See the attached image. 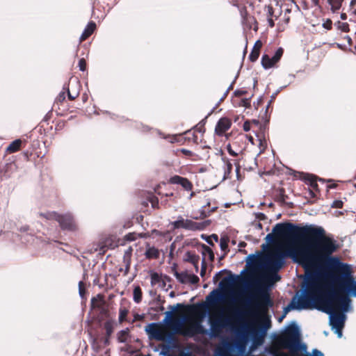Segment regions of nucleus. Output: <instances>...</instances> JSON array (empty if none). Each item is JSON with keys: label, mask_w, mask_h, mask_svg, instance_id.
<instances>
[{"label": "nucleus", "mask_w": 356, "mask_h": 356, "mask_svg": "<svg viewBox=\"0 0 356 356\" xmlns=\"http://www.w3.org/2000/svg\"><path fill=\"white\" fill-rule=\"evenodd\" d=\"M337 29L342 31L343 32L349 31V24L347 22H338L336 24Z\"/></svg>", "instance_id": "nucleus-39"}, {"label": "nucleus", "mask_w": 356, "mask_h": 356, "mask_svg": "<svg viewBox=\"0 0 356 356\" xmlns=\"http://www.w3.org/2000/svg\"><path fill=\"white\" fill-rule=\"evenodd\" d=\"M79 292L81 297H83L86 293L85 284L82 281H80L79 283Z\"/></svg>", "instance_id": "nucleus-46"}, {"label": "nucleus", "mask_w": 356, "mask_h": 356, "mask_svg": "<svg viewBox=\"0 0 356 356\" xmlns=\"http://www.w3.org/2000/svg\"><path fill=\"white\" fill-rule=\"evenodd\" d=\"M209 323L211 326V335L213 337H218L224 328L232 325L231 319L223 315L216 317L211 316Z\"/></svg>", "instance_id": "nucleus-7"}, {"label": "nucleus", "mask_w": 356, "mask_h": 356, "mask_svg": "<svg viewBox=\"0 0 356 356\" xmlns=\"http://www.w3.org/2000/svg\"><path fill=\"white\" fill-rule=\"evenodd\" d=\"M241 15L243 22H250V20L254 21V18L253 17L248 15V11L245 8H243L241 10Z\"/></svg>", "instance_id": "nucleus-36"}, {"label": "nucleus", "mask_w": 356, "mask_h": 356, "mask_svg": "<svg viewBox=\"0 0 356 356\" xmlns=\"http://www.w3.org/2000/svg\"><path fill=\"white\" fill-rule=\"evenodd\" d=\"M236 338L234 343L226 342L223 343L220 352L223 355H227L232 350L233 346L238 349H243L250 336L254 343L261 344L263 341V337L265 333L260 332L258 326L252 323H241L238 327L235 328Z\"/></svg>", "instance_id": "nucleus-3"}, {"label": "nucleus", "mask_w": 356, "mask_h": 356, "mask_svg": "<svg viewBox=\"0 0 356 356\" xmlns=\"http://www.w3.org/2000/svg\"><path fill=\"white\" fill-rule=\"evenodd\" d=\"M234 165H236V172L237 175H238L240 172V170H241V167L239 165V163L237 161H235Z\"/></svg>", "instance_id": "nucleus-63"}, {"label": "nucleus", "mask_w": 356, "mask_h": 356, "mask_svg": "<svg viewBox=\"0 0 356 356\" xmlns=\"http://www.w3.org/2000/svg\"><path fill=\"white\" fill-rule=\"evenodd\" d=\"M182 334L188 337H193L195 334H204L207 330L199 321L191 322L189 326L185 328L181 332Z\"/></svg>", "instance_id": "nucleus-11"}, {"label": "nucleus", "mask_w": 356, "mask_h": 356, "mask_svg": "<svg viewBox=\"0 0 356 356\" xmlns=\"http://www.w3.org/2000/svg\"><path fill=\"white\" fill-rule=\"evenodd\" d=\"M145 331L151 339L162 341L165 336L164 328L160 324L156 323L148 324L145 327Z\"/></svg>", "instance_id": "nucleus-9"}, {"label": "nucleus", "mask_w": 356, "mask_h": 356, "mask_svg": "<svg viewBox=\"0 0 356 356\" xmlns=\"http://www.w3.org/2000/svg\"><path fill=\"white\" fill-rule=\"evenodd\" d=\"M129 330L127 328L118 333V340L120 343H125L127 341Z\"/></svg>", "instance_id": "nucleus-30"}, {"label": "nucleus", "mask_w": 356, "mask_h": 356, "mask_svg": "<svg viewBox=\"0 0 356 356\" xmlns=\"http://www.w3.org/2000/svg\"><path fill=\"white\" fill-rule=\"evenodd\" d=\"M305 237L312 243L292 255L307 273L314 275L318 270L327 268L329 290L323 291V286L314 277L305 281V288L294 308L298 309H317L330 313L327 306L331 302H337L343 311H346L350 299L349 295L356 297V281L350 265L341 262L337 257H332L340 245L333 237H325L321 232L305 233Z\"/></svg>", "instance_id": "nucleus-1"}, {"label": "nucleus", "mask_w": 356, "mask_h": 356, "mask_svg": "<svg viewBox=\"0 0 356 356\" xmlns=\"http://www.w3.org/2000/svg\"><path fill=\"white\" fill-rule=\"evenodd\" d=\"M243 130H244L245 131H250V122H248V121H245V122H244V124H243Z\"/></svg>", "instance_id": "nucleus-59"}, {"label": "nucleus", "mask_w": 356, "mask_h": 356, "mask_svg": "<svg viewBox=\"0 0 356 356\" xmlns=\"http://www.w3.org/2000/svg\"><path fill=\"white\" fill-rule=\"evenodd\" d=\"M74 86H75V88H76V91H74V92H72L69 87H65L64 86L63 87V90H66L67 92V96H68V99L70 100H74L79 95V88H80V85L78 81H76L74 83Z\"/></svg>", "instance_id": "nucleus-21"}, {"label": "nucleus", "mask_w": 356, "mask_h": 356, "mask_svg": "<svg viewBox=\"0 0 356 356\" xmlns=\"http://www.w3.org/2000/svg\"><path fill=\"white\" fill-rule=\"evenodd\" d=\"M297 305H295L294 303H291L289 304V305H287L285 308H284V314L280 318V321H281L282 320V318L285 316V314H287L291 309H295L293 307H296ZM297 309H298V308H296Z\"/></svg>", "instance_id": "nucleus-52"}, {"label": "nucleus", "mask_w": 356, "mask_h": 356, "mask_svg": "<svg viewBox=\"0 0 356 356\" xmlns=\"http://www.w3.org/2000/svg\"><path fill=\"white\" fill-rule=\"evenodd\" d=\"M39 216L47 220H54L57 221V218L59 216V213L56 211H48L46 213H40Z\"/></svg>", "instance_id": "nucleus-27"}, {"label": "nucleus", "mask_w": 356, "mask_h": 356, "mask_svg": "<svg viewBox=\"0 0 356 356\" xmlns=\"http://www.w3.org/2000/svg\"><path fill=\"white\" fill-rule=\"evenodd\" d=\"M262 45L263 44L260 40H258L255 42L253 48L249 55V60L251 62H255L258 59Z\"/></svg>", "instance_id": "nucleus-17"}, {"label": "nucleus", "mask_w": 356, "mask_h": 356, "mask_svg": "<svg viewBox=\"0 0 356 356\" xmlns=\"http://www.w3.org/2000/svg\"><path fill=\"white\" fill-rule=\"evenodd\" d=\"M274 340L279 346L288 349L291 356H302L307 353V346L301 343L299 329L294 322Z\"/></svg>", "instance_id": "nucleus-4"}, {"label": "nucleus", "mask_w": 356, "mask_h": 356, "mask_svg": "<svg viewBox=\"0 0 356 356\" xmlns=\"http://www.w3.org/2000/svg\"><path fill=\"white\" fill-rule=\"evenodd\" d=\"M154 310L157 312H163L164 310V307L163 305H159L158 307L154 308Z\"/></svg>", "instance_id": "nucleus-64"}, {"label": "nucleus", "mask_w": 356, "mask_h": 356, "mask_svg": "<svg viewBox=\"0 0 356 356\" xmlns=\"http://www.w3.org/2000/svg\"><path fill=\"white\" fill-rule=\"evenodd\" d=\"M144 319L143 314H138L137 313L134 314V318L131 321H129V323H134L136 321H141Z\"/></svg>", "instance_id": "nucleus-45"}, {"label": "nucleus", "mask_w": 356, "mask_h": 356, "mask_svg": "<svg viewBox=\"0 0 356 356\" xmlns=\"http://www.w3.org/2000/svg\"><path fill=\"white\" fill-rule=\"evenodd\" d=\"M277 200L281 203H286V199H288V195L285 193V189L284 188H280L278 190V194H277Z\"/></svg>", "instance_id": "nucleus-34"}, {"label": "nucleus", "mask_w": 356, "mask_h": 356, "mask_svg": "<svg viewBox=\"0 0 356 356\" xmlns=\"http://www.w3.org/2000/svg\"><path fill=\"white\" fill-rule=\"evenodd\" d=\"M199 280L200 279L197 275L190 274L189 278L188 279V283L195 284H197L199 282Z\"/></svg>", "instance_id": "nucleus-49"}, {"label": "nucleus", "mask_w": 356, "mask_h": 356, "mask_svg": "<svg viewBox=\"0 0 356 356\" xmlns=\"http://www.w3.org/2000/svg\"><path fill=\"white\" fill-rule=\"evenodd\" d=\"M222 273V271L219 272V273H218L217 274L215 275V276L213 277V281L215 282H217L220 278Z\"/></svg>", "instance_id": "nucleus-62"}, {"label": "nucleus", "mask_w": 356, "mask_h": 356, "mask_svg": "<svg viewBox=\"0 0 356 356\" xmlns=\"http://www.w3.org/2000/svg\"><path fill=\"white\" fill-rule=\"evenodd\" d=\"M343 202L340 200H334L331 207L335 209H341L343 207Z\"/></svg>", "instance_id": "nucleus-51"}, {"label": "nucleus", "mask_w": 356, "mask_h": 356, "mask_svg": "<svg viewBox=\"0 0 356 356\" xmlns=\"http://www.w3.org/2000/svg\"><path fill=\"white\" fill-rule=\"evenodd\" d=\"M199 260V256L195 254V253L190 251H188L186 253L185 261L192 264L193 265H194L195 268H197Z\"/></svg>", "instance_id": "nucleus-19"}, {"label": "nucleus", "mask_w": 356, "mask_h": 356, "mask_svg": "<svg viewBox=\"0 0 356 356\" xmlns=\"http://www.w3.org/2000/svg\"><path fill=\"white\" fill-rule=\"evenodd\" d=\"M129 269H130V263L129 262H127V264H126V266L124 268V275H127L129 272Z\"/></svg>", "instance_id": "nucleus-61"}, {"label": "nucleus", "mask_w": 356, "mask_h": 356, "mask_svg": "<svg viewBox=\"0 0 356 356\" xmlns=\"http://www.w3.org/2000/svg\"><path fill=\"white\" fill-rule=\"evenodd\" d=\"M232 125V121L228 118H221L217 122L215 132L218 136H222Z\"/></svg>", "instance_id": "nucleus-13"}, {"label": "nucleus", "mask_w": 356, "mask_h": 356, "mask_svg": "<svg viewBox=\"0 0 356 356\" xmlns=\"http://www.w3.org/2000/svg\"><path fill=\"white\" fill-rule=\"evenodd\" d=\"M309 232H321L325 237H332L327 235L325 230L322 227L305 226L298 227L291 222L278 223L273 229V233L266 236V239L270 242H274L277 239L296 238L300 241V245L297 247L288 248L286 251L277 250L273 252L268 259L266 263V271L278 272L284 264V257H291L294 261L296 259L292 255L296 254L298 250L312 245V243L309 239L305 236V233Z\"/></svg>", "instance_id": "nucleus-2"}, {"label": "nucleus", "mask_w": 356, "mask_h": 356, "mask_svg": "<svg viewBox=\"0 0 356 356\" xmlns=\"http://www.w3.org/2000/svg\"><path fill=\"white\" fill-rule=\"evenodd\" d=\"M304 355H306V356H324L323 353L317 349L313 350L312 355H311L309 353H307V354L305 353Z\"/></svg>", "instance_id": "nucleus-54"}, {"label": "nucleus", "mask_w": 356, "mask_h": 356, "mask_svg": "<svg viewBox=\"0 0 356 356\" xmlns=\"http://www.w3.org/2000/svg\"><path fill=\"white\" fill-rule=\"evenodd\" d=\"M261 261V258L259 255L250 254L247 259V264L251 267L257 266Z\"/></svg>", "instance_id": "nucleus-23"}, {"label": "nucleus", "mask_w": 356, "mask_h": 356, "mask_svg": "<svg viewBox=\"0 0 356 356\" xmlns=\"http://www.w3.org/2000/svg\"><path fill=\"white\" fill-rule=\"evenodd\" d=\"M201 307L202 306L200 305H184L183 304L178 303L176 305L177 309L193 316L199 314Z\"/></svg>", "instance_id": "nucleus-15"}, {"label": "nucleus", "mask_w": 356, "mask_h": 356, "mask_svg": "<svg viewBox=\"0 0 356 356\" xmlns=\"http://www.w3.org/2000/svg\"><path fill=\"white\" fill-rule=\"evenodd\" d=\"M202 254L206 257L207 255L209 256V259L211 261L214 260V253L213 250L207 245L203 244L202 246Z\"/></svg>", "instance_id": "nucleus-31"}, {"label": "nucleus", "mask_w": 356, "mask_h": 356, "mask_svg": "<svg viewBox=\"0 0 356 356\" xmlns=\"http://www.w3.org/2000/svg\"><path fill=\"white\" fill-rule=\"evenodd\" d=\"M129 309L130 302L125 300H122L119 308L118 321L120 323L129 321L127 318V315L129 313Z\"/></svg>", "instance_id": "nucleus-14"}, {"label": "nucleus", "mask_w": 356, "mask_h": 356, "mask_svg": "<svg viewBox=\"0 0 356 356\" xmlns=\"http://www.w3.org/2000/svg\"><path fill=\"white\" fill-rule=\"evenodd\" d=\"M350 6L353 13L356 15V0H351Z\"/></svg>", "instance_id": "nucleus-58"}, {"label": "nucleus", "mask_w": 356, "mask_h": 356, "mask_svg": "<svg viewBox=\"0 0 356 356\" xmlns=\"http://www.w3.org/2000/svg\"><path fill=\"white\" fill-rule=\"evenodd\" d=\"M168 182L171 184H179L187 191H191L193 188V185L189 179L179 175H174L171 177L168 180Z\"/></svg>", "instance_id": "nucleus-12"}, {"label": "nucleus", "mask_w": 356, "mask_h": 356, "mask_svg": "<svg viewBox=\"0 0 356 356\" xmlns=\"http://www.w3.org/2000/svg\"><path fill=\"white\" fill-rule=\"evenodd\" d=\"M330 308V312L327 313L330 315V324L332 329H335L336 333L339 337L342 336V330L345 325L346 316L344 314L346 311H343L341 306L337 302H331L327 305ZM347 308L346 312L348 311Z\"/></svg>", "instance_id": "nucleus-6"}, {"label": "nucleus", "mask_w": 356, "mask_h": 356, "mask_svg": "<svg viewBox=\"0 0 356 356\" xmlns=\"http://www.w3.org/2000/svg\"><path fill=\"white\" fill-rule=\"evenodd\" d=\"M202 228V227L200 223L194 222V221H193L191 220H188V219L185 220V223H184V229H185L195 231V230H200Z\"/></svg>", "instance_id": "nucleus-20"}, {"label": "nucleus", "mask_w": 356, "mask_h": 356, "mask_svg": "<svg viewBox=\"0 0 356 356\" xmlns=\"http://www.w3.org/2000/svg\"><path fill=\"white\" fill-rule=\"evenodd\" d=\"M57 222L63 230L75 232L78 229L77 224L70 213L59 214Z\"/></svg>", "instance_id": "nucleus-8"}, {"label": "nucleus", "mask_w": 356, "mask_h": 356, "mask_svg": "<svg viewBox=\"0 0 356 356\" xmlns=\"http://www.w3.org/2000/svg\"><path fill=\"white\" fill-rule=\"evenodd\" d=\"M284 54V49L280 47L277 49L275 55L270 58L268 54H264L261 57V65L266 70L273 67L281 59Z\"/></svg>", "instance_id": "nucleus-10"}, {"label": "nucleus", "mask_w": 356, "mask_h": 356, "mask_svg": "<svg viewBox=\"0 0 356 356\" xmlns=\"http://www.w3.org/2000/svg\"><path fill=\"white\" fill-rule=\"evenodd\" d=\"M133 298L135 302L140 303L143 298V292L139 286H136L134 289Z\"/></svg>", "instance_id": "nucleus-25"}, {"label": "nucleus", "mask_w": 356, "mask_h": 356, "mask_svg": "<svg viewBox=\"0 0 356 356\" xmlns=\"http://www.w3.org/2000/svg\"><path fill=\"white\" fill-rule=\"evenodd\" d=\"M104 329L106 330V334L108 337H109L113 332V326L111 321H106L104 325Z\"/></svg>", "instance_id": "nucleus-38"}, {"label": "nucleus", "mask_w": 356, "mask_h": 356, "mask_svg": "<svg viewBox=\"0 0 356 356\" xmlns=\"http://www.w3.org/2000/svg\"><path fill=\"white\" fill-rule=\"evenodd\" d=\"M247 93H248L247 90H243V89H238V90H236L234 91V94L236 97H242V96L246 95Z\"/></svg>", "instance_id": "nucleus-53"}, {"label": "nucleus", "mask_w": 356, "mask_h": 356, "mask_svg": "<svg viewBox=\"0 0 356 356\" xmlns=\"http://www.w3.org/2000/svg\"><path fill=\"white\" fill-rule=\"evenodd\" d=\"M213 239L216 242H218V236L216 234H212L211 236L207 237V239H206V241H207V242L209 245H214V244H213Z\"/></svg>", "instance_id": "nucleus-50"}, {"label": "nucleus", "mask_w": 356, "mask_h": 356, "mask_svg": "<svg viewBox=\"0 0 356 356\" xmlns=\"http://www.w3.org/2000/svg\"><path fill=\"white\" fill-rule=\"evenodd\" d=\"M79 68L81 71H85L86 70V67H87V64H86V61L84 58H81L79 60Z\"/></svg>", "instance_id": "nucleus-47"}, {"label": "nucleus", "mask_w": 356, "mask_h": 356, "mask_svg": "<svg viewBox=\"0 0 356 356\" xmlns=\"http://www.w3.org/2000/svg\"><path fill=\"white\" fill-rule=\"evenodd\" d=\"M65 91L66 90H63L58 94L56 99V103L62 104L65 100Z\"/></svg>", "instance_id": "nucleus-43"}, {"label": "nucleus", "mask_w": 356, "mask_h": 356, "mask_svg": "<svg viewBox=\"0 0 356 356\" xmlns=\"http://www.w3.org/2000/svg\"><path fill=\"white\" fill-rule=\"evenodd\" d=\"M250 102H251L250 98H243V99H241L239 105L241 106L249 108L251 106Z\"/></svg>", "instance_id": "nucleus-44"}, {"label": "nucleus", "mask_w": 356, "mask_h": 356, "mask_svg": "<svg viewBox=\"0 0 356 356\" xmlns=\"http://www.w3.org/2000/svg\"><path fill=\"white\" fill-rule=\"evenodd\" d=\"M179 151L186 156H192L193 155V152L192 151L186 149H181Z\"/></svg>", "instance_id": "nucleus-56"}, {"label": "nucleus", "mask_w": 356, "mask_h": 356, "mask_svg": "<svg viewBox=\"0 0 356 356\" xmlns=\"http://www.w3.org/2000/svg\"><path fill=\"white\" fill-rule=\"evenodd\" d=\"M205 272H206V263H205L204 259L203 261H202V266L201 272H200L201 276H203L204 274L205 273Z\"/></svg>", "instance_id": "nucleus-60"}, {"label": "nucleus", "mask_w": 356, "mask_h": 356, "mask_svg": "<svg viewBox=\"0 0 356 356\" xmlns=\"http://www.w3.org/2000/svg\"><path fill=\"white\" fill-rule=\"evenodd\" d=\"M145 256L147 259H158L160 256L159 251L154 247L149 248L145 252Z\"/></svg>", "instance_id": "nucleus-24"}, {"label": "nucleus", "mask_w": 356, "mask_h": 356, "mask_svg": "<svg viewBox=\"0 0 356 356\" xmlns=\"http://www.w3.org/2000/svg\"><path fill=\"white\" fill-rule=\"evenodd\" d=\"M168 138H170L171 143L180 142L181 140L179 138H181V135H174L172 136H169Z\"/></svg>", "instance_id": "nucleus-57"}, {"label": "nucleus", "mask_w": 356, "mask_h": 356, "mask_svg": "<svg viewBox=\"0 0 356 356\" xmlns=\"http://www.w3.org/2000/svg\"><path fill=\"white\" fill-rule=\"evenodd\" d=\"M323 27L327 30H331L332 29V21L330 19H327L323 23Z\"/></svg>", "instance_id": "nucleus-48"}, {"label": "nucleus", "mask_w": 356, "mask_h": 356, "mask_svg": "<svg viewBox=\"0 0 356 356\" xmlns=\"http://www.w3.org/2000/svg\"><path fill=\"white\" fill-rule=\"evenodd\" d=\"M175 275L179 282H181V284H186L188 283V279L189 278L190 274H188L186 272H176L175 273Z\"/></svg>", "instance_id": "nucleus-29"}, {"label": "nucleus", "mask_w": 356, "mask_h": 356, "mask_svg": "<svg viewBox=\"0 0 356 356\" xmlns=\"http://www.w3.org/2000/svg\"><path fill=\"white\" fill-rule=\"evenodd\" d=\"M161 282V277L157 273H153L151 274V284L154 285Z\"/></svg>", "instance_id": "nucleus-42"}, {"label": "nucleus", "mask_w": 356, "mask_h": 356, "mask_svg": "<svg viewBox=\"0 0 356 356\" xmlns=\"http://www.w3.org/2000/svg\"><path fill=\"white\" fill-rule=\"evenodd\" d=\"M238 278V277H235L233 275H230V276L225 277L222 280L220 283V286L221 287L231 286L236 283Z\"/></svg>", "instance_id": "nucleus-22"}, {"label": "nucleus", "mask_w": 356, "mask_h": 356, "mask_svg": "<svg viewBox=\"0 0 356 356\" xmlns=\"http://www.w3.org/2000/svg\"><path fill=\"white\" fill-rule=\"evenodd\" d=\"M273 302L268 291L257 289L252 295L248 304V309L245 314L256 317L259 315L266 314L269 307H273Z\"/></svg>", "instance_id": "nucleus-5"}, {"label": "nucleus", "mask_w": 356, "mask_h": 356, "mask_svg": "<svg viewBox=\"0 0 356 356\" xmlns=\"http://www.w3.org/2000/svg\"><path fill=\"white\" fill-rule=\"evenodd\" d=\"M343 1L344 0H327V3L331 7V10L335 13L341 8Z\"/></svg>", "instance_id": "nucleus-26"}, {"label": "nucleus", "mask_w": 356, "mask_h": 356, "mask_svg": "<svg viewBox=\"0 0 356 356\" xmlns=\"http://www.w3.org/2000/svg\"><path fill=\"white\" fill-rule=\"evenodd\" d=\"M184 223L185 219L179 216L177 220L172 222L171 224L174 229H184Z\"/></svg>", "instance_id": "nucleus-35"}, {"label": "nucleus", "mask_w": 356, "mask_h": 356, "mask_svg": "<svg viewBox=\"0 0 356 356\" xmlns=\"http://www.w3.org/2000/svg\"><path fill=\"white\" fill-rule=\"evenodd\" d=\"M222 159H223L224 162L225 163V176L229 177L232 172V168H233L232 163L227 158H223Z\"/></svg>", "instance_id": "nucleus-32"}, {"label": "nucleus", "mask_w": 356, "mask_h": 356, "mask_svg": "<svg viewBox=\"0 0 356 356\" xmlns=\"http://www.w3.org/2000/svg\"><path fill=\"white\" fill-rule=\"evenodd\" d=\"M307 180L308 181L310 186L314 190L318 191V184H317L316 177H314L313 176H310Z\"/></svg>", "instance_id": "nucleus-40"}, {"label": "nucleus", "mask_w": 356, "mask_h": 356, "mask_svg": "<svg viewBox=\"0 0 356 356\" xmlns=\"http://www.w3.org/2000/svg\"><path fill=\"white\" fill-rule=\"evenodd\" d=\"M268 273L269 278L273 282H277L280 280L281 277L277 274V272L267 271Z\"/></svg>", "instance_id": "nucleus-41"}, {"label": "nucleus", "mask_w": 356, "mask_h": 356, "mask_svg": "<svg viewBox=\"0 0 356 356\" xmlns=\"http://www.w3.org/2000/svg\"><path fill=\"white\" fill-rule=\"evenodd\" d=\"M227 150L231 156H236L238 155V153L232 149V147L230 144L227 145Z\"/></svg>", "instance_id": "nucleus-55"}, {"label": "nucleus", "mask_w": 356, "mask_h": 356, "mask_svg": "<svg viewBox=\"0 0 356 356\" xmlns=\"http://www.w3.org/2000/svg\"><path fill=\"white\" fill-rule=\"evenodd\" d=\"M95 29L96 24L94 22H90L85 28L79 38V43H81L87 40L94 33Z\"/></svg>", "instance_id": "nucleus-16"}, {"label": "nucleus", "mask_w": 356, "mask_h": 356, "mask_svg": "<svg viewBox=\"0 0 356 356\" xmlns=\"http://www.w3.org/2000/svg\"><path fill=\"white\" fill-rule=\"evenodd\" d=\"M186 137L184 138L185 140L193 141L194 143H197V136L195 132H191L190 130L184 132Z\"/></svg>", "instance_id": "nucleus-33"}, {"label": "nucleus", "mask_w": 356, "mask_h": 356, "mask_svg": "<svg viewBox=\"0 0 356 356\" xmlns=\"http://www.w3.org/2000/svg\"><path fill=\"white\" fill-rule=\"evenodd\" d=\"M229 238L227 237H222L220 241V249L224 252H228Z\"/></svg>", "instance_id": "nucleus-37"}, {"label": "nucleus", "mask_w": 356, "mask_h": 356, "mask_svg": "<svg viewBox=\"0 0 356 356\" xmlns=\"http://www.w3.org/2000/svg\"><path fill=\"white\" fill-rule=\"evenodd\" d=\"M147 200L149 202H150L152 207L153 209H159V198L155 196L154 194L151 193L149 194V195L147 197Z\"/></svg>", "instance_id": "nucleus-28"}, {"label": "nucleus", "mask_w": 356, "mask_h": 356, "mask_svg": "<svg viewBox=\"0 0 356 356\" xmlns=\"http://www.w3.org/2000/svg\"><path fill=\"white\" fill-rule=\"evenodd\" d=\"M22 141L20 139H17L13 141L6 148L8 154H13L18 152L21 149Z\"/></svg>", "instance_id": "nucleus-18"}]
</instances>
